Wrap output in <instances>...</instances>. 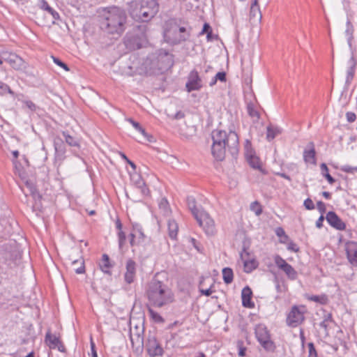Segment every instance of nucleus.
I'll return each instance as SVG.
<instances>
[{
	"instance_id": "nucleus-18",
	"label": "nucleus",
	"mask_w": 357,
	"mask_h": 357,
	"mask_svg": "<svg viewBox=\"0 0 357 357\" xmlns=\"http://www.w3.org/2000/svg\"><path fill=\"white\" fill-rule=\"evenodd\" d=\"M240 255L241 259L243 261L244 271L245 273H251L252 271L257 268V261L254 259H249L250 254L245 248H243V251L241 252Z\"/></svg>"
},
{
	"instance_id": "nucleus-21",
	"label": "nucleus",
	"mask_w": 357,
	"mask_h": 357,
	"mask_svg": "<svg viewBox=\"0 0 357 357\" xmlns=\"http://www.w3.org/2000/svg\"><path fill=\"white\" fill-rule=\"evenodd\" d=\"M354 27L349 20L346 22V29L344 31L345 36L347 37V44L351 53H356V48L353 45Z\"/></svg>"
},
{
	"instance_id": "nucleus-62",
	"label": "nucleus",
	"mask_w": 357,
	"mask_h": 357,
	"mask_svg": "<svg viewBox=\"0 0 357 357\" xmlns=\"http://www.w3.org/2000/svg\"><path fill=\"white\" fill-rule=\"evenodd\" d=\"M137 131H139L140 133H142V135L149 141V142H152V136L151 135H149L144 130V128H143L142 126H141V129H138Z\"/></svg>"
},
{
	"instance_id": "nucleus-24",
	"label": "nucleus",
	"mask_w": 357,
	"mask_h": 357,
	"mask_svg": "<svg viewBox=\"0 0 357 357\" xmlns=\"http://www.w3.org/2000/svg\"><path fill=\"white\" fill-rule=\"evenodd\" d=\"M113 266V264H111L109 257L108 255L103 254L102 256V259L99 262V267L100 270L105 274L109 275H112V272L110 268Z\"/></svg>"
},
{
	"instance_id": "nucleus-48",
	"label": "nucleus",
	"mask_w": 357,
	"mask_h": 357,
	"mask_svg": "<svg viewBox=\"0 0 357 357\" xmlns=\"http://www.w3.org/2000/svg\"><path fill=\"white\" fill-rule=\"evenodd\" d=\"M131 181L137 188L143 185L144 183L142 176L139 174H134L131 176Z\"/></svg>"
},
{
	"instance_id": "nucleus-56",
	"label": "nucleus",
	"mask_w": 357,
	"mask_h": 357,
	"mask_svg": "<svg viewBox=\"0 0 357 357\" xmlns=\"http://www.w3.org/2000/svg\"><path fill=\"white\" fill-rule=\"evenodd\" d=\"M317 208H318L319 211L320 212L321 215H324V214L326 213V207L325 204L321 201H319L317 203Z\"/></svg>"
},
{
	"instance_id": "nucleus-1",
	"label": "nucleus",
	"mask_w": 357,
	"mask_h": 357,
	"mask_svg": "<svg viewBox=\"0 0 357 357\" xmlns=\"http://www.w3.org/2000/svg\"><path fill=\"white\" fill-rule=\"evenodd\" d=\"M213 144L211 153L216 160L222 161L228 151L236 158L239 151L238 136L234 131L227 132L222 130H214L212 132Z\"/></svg>"
},
{
	"instance_id": "nucleus-13",
	"label": "nucleus",
	"mask_w": 357,
	"mask_h": 357,
	"mask_svg": "<svg viewBox=\"0 0 357 357\" xmlns=\"http://www.w3.org/2000/svg\"><path fill=\"white\" fill-rule=\"evenodd\" d=\"M3 60L15 70H23L26 68L24 61L16 54H4Z\"/></svg>"
},
{
	"instance_id": "nucleus-28",
	"label": "nucleus",
	"mask_w": 357,
	"mask_h": 357,
	"mask_svg": "<svg viewBox=\"0 0 357 357\" xmlns=\"http://www.w3.org/2000/svg\"><path fill=\"white\" fill-rule=\"evenodd\" d=\"M305 298L310 301L318 303L321 305H326L328 303V298L326 294L321 295H310L305 294Z\"/></svg>"
},
{
	"instance_id": "nucleus-55",
	"label": "nucleus",
	"mask_w": 357,
	"mask_h": 357,
	"mask_svg": "<svg viewBox=\"0 0 357 357\" xmlns=\"http://www.w3.org/2000/svg\"><path fill=\"white\" fill-rule=\"evenodd\" d=\"M304 206L307 210H313L314 209V204L312 200L310 198H307L304 201L303 203Z\"/></svg>"
},
{
	"instance_id": "nucleus-9",
	"label": "nucleus",
	"mask_w": 357,
	"mask_h": 357,
	"mask_svg": "<svg viewBox=\"0 0 357 357\" xmlns=\"http://www.w3.org/2000/svg\"><path fill=\"white\" fill-rule=\"evenodd\" d=\"M195 219L206 235L213 236L215 234V226L214 220L210 217L207 212L205 211H202Z\"/></svg>"
},
{
	"instance_id": "nucleus-14",
	"label": "nucleus",
	"mask_w": 357,
	"mask_h": 357,
	"mask_svg": "<svg viewBox=\"0 0 357 357\" xmlns=\"http://www.w3.org/2000/svg\"><path fill=\"white\" fill-rule=\"evenodd\" d=\"M185 87L188 92L199 90L202 87V79L196 70L189 73Z\"/></svg>"
},
{
	"instance_id": "nucleus-61",
	"label": "nucleus",
	"mask_w": 357,
	"mask_h": 357,
	"mask_svg": "<svg viewBox=\"0 0 357 357\" xmlns=\"http://www.w3.org/2000/svg\"><path fill=\"white\" fill-rule=\"evenodd\" d=\"M323 320L326 322H334V319H333L332 314L329 313V312H326V311H324Z\"/></svg>"
},
{
	"instance_id": "nucleus-5",
	"label": "nucleus",
	"mask_w": 357,
	"mask_h": 357,
	"mask_svg": "<svg viewBox=\"0 0 357 357\" xmlns=\"http://www.w3.org/2000/svg\"><path fill=\"white\" fill-rule=\"evenodd\" d=\"M159 10L157 0H135L131 6L130 14L136 21L149 22Z\"/></svg>"
},
{
	"instance_id": "nucleus-7",
	"label": "nucleus",
	"mask_w": 357,
	"mask_h": 357,
	"mask_svg": "<svg viewBox=\"0 0 357 357\" xmlns=\"http://www.w3.org/2000/svg\"><path fill=\"white\" fill-rule=\"evenodd\" d=\"M307 312V308L305 305H294L287 317V324L296 328L301 325L305 321V314Z\"/></svg>"
},
{
	"instance_id": "nucleus-15",
	"label": "nucleus",
	"mask_w": 357,
	"mask_h": 357,
	"mask_svg": "<svg viewBox=\"0 0 357 357\" xmlns=\"http://www.w3.org/2000/svg\"><path fill=\"white\" fill-rule=\"evenodd\" d=\"M54 159L56 161L62 162L66 158V144L63 140L59 136L54 137Z\"/></svg>"
},
{
	"instance_id": "nucleus-8",
	"label": "nucleus",
	"mask_w": 357,
	"mask_h": 357,
	"mask_svg": "<svg viewBox=\"0 0 357 357\" xmlns=\"http://www.w3.org/2000/svg\"><path fill=\"white\" fill-rule=\"evenodd\" d=\"M144 348L150 357L162 356L164 354L163 348L153 332L149 331L146 335Z\"/></svg>"
},
{
	"instance_id": "nucleus-52",
	"label": "nucleus",
	"mask_w": 357,
	"mask_h": 357,
	"mask_svg": "<svg viewBox=\"0 0 357 357\" xmlns=\"http://www.w3.org/2000/svg\"><path fill=\"white\" fill-rule=\"evenodd\" d=\"M307 347L309 350L308 357H318L317 352L313 342H309L307 344Z\"/></svg>"
},
{
	"instance_id": "nucleus-11",
	"label": "nucleus",
	"mask_w": 357,
	"mask_h": 357,
	"mask_svg": "<svg viewBox=\"0 0 357 357\" xmlns=\"http://www.w3.org/2000/svg\"><path fill=\"white\" fill-rule=\"evenodd\" d=\"M45 343L50 349H58L61 353H66V349L59 336L52 334L48 329L45 336Z\"/></svg>"
},
{
	"instance_id": "nucleus-4",
	"label": "nucleus",
	"mask_w": 357,
	"mask_h": 357,
	"mask_svg": "<svg viewBox=\"0 0 357 357\" xmlns=\"http://www.w3.org/2000/svg\"><path fill=\"white\" fill-rule=\"evenodd\" d=\"M144 67L150 74H162L172 67L173 55L168 51L160 49L149 54L145 62Z\"/></svg>"
},
{
	"instance_id": "nucleus-44",
	"label": "nucleus",
	"mask_w": 357,
	"mask_h": 357,
	"mask_svg": "<svg viewBox=\"0 0 357 357\" xmlns=\"http://www.w3.org/2000/svg\"><path fill=\"white\" fill-rule=\"evenodd\" d=\"M245 157L251 156L255 154L254 149L252 147V143L249 139H246L244 145Z\"/></svg>"
},
{
	"instance_id": "nucleus-58",
	"label": "nucleus",
	"mask_w": 357,
	"mask_h": 357,
	"mask_svg": "<svg viewBox=\"0 0 357 357\" xmlns=\"http://www.w3.org/2000/svg\"><path fill=\"white\" fill-rule=\"evenodd\" d=\"M216 79L219 80L222 82H225L227 81V75L224 71L218 72L216 75Z\"/></svg>"
},
{
	"instance_id": "nucleus-64",
	"label": "nucleus",
	"mask_w": 357,
	"mask_h": 357,
	"mask_svg": "<svg viewBox=\"0 0 357 357\" xmlns=\"http://www.w3.org/2000/svg\"><path fill=\"white\" fill-rule=\"evenodd\" d=\"M127 121L130 122L137 130L138 129H141V125L138 122L134 121L132 119H127Z\"/></svg>"
},
{
	"instance_id": "nucleus-32",
	"label": "nucleus",
	"mask_w": 357,
	"mask_h": 357,
	"mask_svg": "<svg viewBox=\"0 0 357 357\" xmlns=\"http://www.w3.org/2000/svg\"><path fill=\"white\" fill-rule=\"evenodd\" d=\"M130 341L132 343V347H134L135 345H137V349H142L144 347V337L141 335L139 333H136L133 335L132 333H130Z\"/></svg>"
},
{
	"instance_id": "nucleus-34",
	"label": "nucleus",
	"mask_w": 357,
	"mask_h": 357,
	"mask_svg": "<svg viewBox=\"0 0 357 357\" xmlns=\"http://www.w3.org/2000/svg\"><path fill=\"white\" fill-rule=\"evenodd\" d=\"M266 139L268 141H272L277 135L280 134L281 131L278 127H273L271 125L267 126Z\"/></svg>"
},
{
	"instance_id": "nucleus-39",
	"label": "nucleus",
	"mask_w": 357,
	"mask_h": 357,
	"mask_svg": "<svg viewBox=\"0 0 357 357\" xmlns=\"http://www.w3.org/2000/svg\"><path fill=\"white\" fill-rule=\"evenodd\" d=\"M132 231L136 233L137 240H142V244L145 241L146 236L144 235L142 227L139 224L132 225Z\"/></svg>"
},
{
	"instance_id": "nucleus-3",
	"label": "nucleus",
	"mask_w": 357,
	"mask_h": 357,
	"mask_svg": "<svg viewBox=\"0 0 357 357\" xmlns=\"http://www.w3.org/2000/svg\"><path fill=\"white\" fill-rule=\"evenodd\" d=\"M127 15L118 7L108 8L100 21V28L109 34L121 35L126 29Z\"/></svg>"
},
{
	"instance_id": "nucleus-12",
	"label": "nucleus",
	"mask_w": 357,
	"mask_h": 357,
	"mask_svg": "<svg viewBox=\"0 0 357 357\" xmlns=\"http://www.w3.org/2000/svg\"><path fill=\"white\" fill-rule=\"evenodd\" d=\"M144 41L143 36L132 33H127L123 39L124 45L128 51L140 49Z\"/></svg>"
},
{
	"instance_id": "nucleus-45",
	"label": "nucleus",
	"mask_w": 357,
	"mask_h": 357,
	"mask_svg": "<svg viewBox=\"0 0 357 357\" xmlns=\"http://www.w3.org/2000/svg\"><path fill=\"white\" fill-rule=\"evenodd\" d=\"M129 243L131 247L139 246L142 245V240H137L136 233L132 232L129 235Z\"/></svg>"
},
{
	"instance_id": "nucleus-30",
	"label": "nucleus",
	"mask_w": 357,
	"mask_h": 357,
	"mask_svg": "<svg viewBox=\"0 0 357 357\" xmlns=\"http://www.w3.org/2000/svg\"><path fill=\"white\" fill-rule=\"evenodd\" d=\"M25 185L27 188L29 194L33 197L34 199L40 200L42 198L41 195L39 193L35 183L32 181H26L25 182Z\"/></svg>"
},
{
	"instance_id": "nucleus-37",
	"label": "nucleus",
	"mask_w": 357,
	"mask_h": 357,
	"mask_svg": "<svg viewBox=\"0 0 357 357\" xmlns=\"http://www.w3.org/2000/svg\"><path fill=\"white\" fill-rule=\"evenodd\" d=\"M320 169L323 176L326 178L330 184H333L335 182V178L328 173V168L325 163L321 164Z\"/></svg>"
},
{
	"instance_id": "nucleus-29",
	"label": "nucleus",
	"mask_w": 357,
	"mask_h": 357,
	"mask_svg": "<svg viewBox=\"0 0 357 357\" xmlns=\"http://www.w3.org/2000/svg\"><path fill=\"white\" fill-rule=\"evenodd\" d=\"M258 342L266 351L271 353L275 351L276 346L274 342L271 340V337L268 339L261 340Z\"/></svg>"
},
{
	"instance_id": "nucleus-23",
	"label": "nucleus",
	"mask_w": 357,
	"mask_h": 357,
	"mask_svg": "<svg viewBox=\"0 0 357 357\" xmlns=\"http://www.w3.org/2000/svg\"><path fill=\"white\" fill-rule=\"evenodd\" d=\"M252 289L248 286H246L241 291L242 305L247 308H253L255 303L252 301Z\"/></svg>"
},
{
	"instance_id": "nucleus-19",
	"label": "nucleus",
	"mask_w": 357,
	"mask_h": 357,
	"mask_svg": "<svg viewBox=\"0 0 357 357\" xmlns=\"http://www.w3.org/2000/svg\"><path fill=\"white\" fill-rule=\"evenodd\" d=\"M347 257L349 263L357 266V242L349 241L345 244Z\"/></svg>"
},
{
	"instance_id": "nucleus-26",
	"label": "nucleus",
	"mask_w": 357,
	"mask_h": 357,
	"mask_svg": "<svg viewBox=\"0 0 357 357\" xmlns=\"http://www.w3.org/2000/svg\"><path fill=\"white\" fill-rule=\"evenodd\" d=\"M255 336L257 341H259L261 340L268 339L271 337V335L264 325L259 324L255 328Z\"/></svg>"
},
{
	"instance_id": "nucleus-51",
	"label": "nucleus",
	"mask_w": 357,
	"mask_h": 357,
	"mask_svg": "<svg viewBox=\"0 0 357 357\" xmlns=\"http://www.w3.org/2000/svg\"><path fill=\"white\" fill-rule=\"evenodd\" d=\"M237 347L238 349V356L241 357L245 356L247 349L244 347L243 341H238Z\"/></svg>"
},
{
	"instance_id": "nucleus-31",
	"label": "nucleus",
	"mask_w": 357,
	"mask_h": 357,
	"mask_svg": "<svg viewBox=\"0 0 357 357\" xmlns=\"http://www.w3.org/2000/svg\"><path fill=\"white\" fill-rule=\"evenodd\" d=\"M62 135L64 137L65 142L70 146L80 148L79 140L75 137L71 136L68 132L63 131Z\"/></svg>"
},
{
	"instance_id": "nucleus-57",
	"label": "nucleus",
	"mask_w": 357,
	"mask_h": 357,
	"mask_svg": "<svg viewBox=\"0 0 357 357\" xmlns=\"http://www.w3.org/2000/svg\"><path fill=\"white\" fill-rule=\"evenodd\" d=\"M40 8L47 12L52 11V7L50 6L48 3L45 0H40Z\"/></svg>"
},
{
	"instance_id": "nucleus-53",
	"label": "nucleus",
	"mask_w": 357,
	"mask_h": 357,
	"mask_svg": "<svg viewBox=\"0 0 357 357\" xmlns=\"http://www.w3.org/2000/svg\"><path fill=\"white\" fill-rule=\"evenodd\" d=\"M287 250L294 252H298L300 250L299 247L294 241H289L287 243Z\"/></svg>"
},
{
	"instance_id": "nucleus-6",
	"label": "nucleus",
	"mask_w": 357,
	"mask_h": 357,
	"mask_svg": "<svg viewBox=\"0 0 357 357\" xmlns=\"http://www.w3.org/2000/svg\"><path fill=\"white\" fill-rule=\"evenodd\" d=\"M190 36V32L176 19H170L165 22L164 38L167 43L178 45L188 40Z\"/></svg>"
},
{
	"instance_id": "nucleus-63",
	"label": "nucleus",
	"mask_w": 357,
	"mask_h": 357,
	"mask_svg": "<svg viewBox=\"0 0 357 357\" xmlns=\"http://www.w3.org/2000/svg\"><path fill=\"white\" fill-rule=\"evenodd\" d=\"M91 357H98L97 351L96 349V345L92 340H91Z\"/></svg>"
},
{
	"instance_id": "nucleus-40",
	"label": "nucleus",
	"mask_w": 357,
	"mask_h": 357,
	"mask_svg": "<svg viewBox=\"0 0 357 357\" xmlns=\"http://www.w3.org/2000/svg\"><path fill=\"white\" fill-rule=\"evenodd\" d=\"M246 158L248 160V163L252 168L256 169H261V163L259 161V158L257 156H256L255 154H253L251 156H248L246 157Z\"/></svg>"
},
{
	"instance_id": "nucleus-16",
	"label": "nucleus",
	"mask_w": 357,
	"mask_h": 357,
	"mask_svg": "<svg viewBox=\"0 0 357 357\" xmlns=\"http://www.w3.org/2000/svg\"><path fill=\"white\" fill-rule=\"evenodd\" d=\"M137 264L132 259L126 261V272L124 273V280L127 284H132L135 282L136 278Z\"/></svg>"
},
{
	"instance_id": "nucleus-20",
	"label": "nucleus",
	"mask_w": 357,
	"mask_h": 357,
	"mask_svg": "<svg viewBox=\"0 0 357 357\" xmlns=\"http://www.w3.org/2000/svg\"><path fill=\"white\" fill-rule=\"evenodd\" d=\"M349 68L347 70V76L345 80V86H349L355 75L357 60L356 59V53H351V58L348 61Z\"/></svg>"
},
{
	"instance_id": "nucleus-2",
	"label": "nucleus",
	"mask_w": 357,
	"mask_h": 357,
	"mask_svg": "<svg viewBox=\"0 0 357 357\" xmlns=\"http://www.w3.org/2000/svg\"><path fill=\"white\" fill-rule=\"evenodd\" d=\"M146 296L151 307L161 308L170 305L174 301V295L163 282L153 279L148 284Z\"/></svg>"
},
{
	"instance_id": "nucleus-50",
	"label": "nucleus",
	"mask_w": 357,
	"mask_h": 357,
	"mask_svg": "<svg viewBox=\"0 0 357 357\" xmlns=\"http://www.w3.org/2000/svg\"><path fill=\"white\" fill-rule=\"evenodd\" d=\"M340 170L342 172L349 173V174H354L355 172H357V166L356 167H351L350 165H343L340 167Z\"/></svg>"
},
{
	"instance_id": "nucleus-36",
	"label": "nucleus",
	"mask_w": 357,
	"mask_h": 357,
	"mask_svg": "<svg viewBox=\"0 0 357 357\" xmlns=\"http://www.w3.org/2000/svg\"><path fill=\"white\" fill-rule=\"evenodd\" d=\"M275 234L280 238V243L285 244L289 241V236L286 234L284 229L281 227H278L275 230Z\"/></svg>"
},
{
	"instance_id": "nucleus-47",
	"label": "nucleus",
	"mask_w": 357,
	"mask_h": 357,
	"mask_svg": "<svg viewBox=\"0 0 357 357\" xmlns=\"http://www.w3.org/2000/svg\"><path fill=\"white\" fill-rule=\"evenodd\" d=\"M118 241H119V248L120 250L123 249V246L126 242V235L123 231H118Z\"/></svg>"
},
{
	"instance_id": "nucleus-49",
	"label": "nucleus",
	"mask_w": 357,
	"mask_h": 357,
	"mask_svg": "<svg viewBox=\"0 0 357 357\" xmlns=\"http://www.w3.org/2000/svg\"><path fill=\"white\" fill-rule=\"evenodd\" d=\"M6 93H8L11 95L14 94V92L10 89V86L8 84L2 82H0V95L3 96Z\"/></svg>"
},
{
	"instance_id": "nucleus-25",
	"label": "nucleus",
	"mask_w": 357,
	"mask_h": 357,
	"mask_svg": "<svg viewBox=\"0 0 357 357\" xmlns=\"http://www.w3.org/2000/svg\"><path fill=\"white\" fill-rule=\"evenodd\" d=\"M186 204L188 206V209L192 213L194 218H197L202 211L203 210H199L196 205V200L192 196H188L186 198Z\"/></svg>"
},
{
	"instance_id": "nucleus-42",
	"label": "nucleus",
	"mask_w": 357,
	"mask_h": 357,
	"mask_svg": "<svg viewBox=\"0 0 357 357\" xmlns=\"http://www.w3.org/2000/svg\"><path fill=\"white\" fill-rule=\"evenodd\" d=\"M247 111L250 117L255 118L257 121L259 119L260 114L259 112L255 108V105L252 102H250L247 105Z\"/></svg>"
},
{
	"instance_id": "nucleus-38",
	"label": "nucleus",
	"mask_w": 357,
	"mask_h": 357,
	"mask_svg": "<svg viewBox=\"0 0 357 357\" xmlns=\"http://www.w3.org/2000/svg\"><path fill=\"white\" fill-rule=\"evenodd\" d=\"M257 16L259 17V19L261 18V14L258 4V0H253V2L250 6V17H255Z\"/></svg>"
},
{
	"instance_id": "nucleus-27",
	"label": "nucleus",
	"mask_w": 357,
	"mask_h": 357,
	"mask_svg": "<svg viewBox=\"0 0 357 357\" xmlns=\"http://www.w3.org/2000/svg\"><path fill=\"white\" fill-rule=\"evenodd\" d=\"M169 236L172 239H176L178 231V225L174 219H169L167 222Z\"/></svg>"
},
{
	"instance_id": "nucleus-22",
	"label": "nucleus",
	"mask_w": 357,
	"mask_h": 357,
	"mask_svg": "<svg viewBox=\"0 0 357 357\" xmlns=\"http://www.w3.org/2000/svg\"><path fill=\"white\" fill-rule=\"evenodd\" d=\"M303 160L306 163L316 165V151L313 142L308 143L307 149L303 151Z\"/></svg>"
},
{
	"instance_id": "nucleus-59",
	"label": "nucleus",
	"mask_w": 357,
	"mask_h": 357,
	"mask_svg": "<svg viewBox=\"0 0 357 357\" xmlns=\"http://www.w3.org/2000/svg\"><path fill=\"white\" fill-rule=\"evenodd\" d=\"M346 117H347V120L350 123L355 121L356 119V114L352 112H347Z\"/></svg>"
},
{
	"instance_id": "nucleus-46",
	"label": "nucleus",
	"mask_w": 357,
	"mask_h": 357,
	"mask_svg": "<svg viewBox=\"0 0 357 357\" xmlns=\"http://www.w3.org/2000/svg\"><path fill=\"white\" fill-rule=\"evenodd\" d=\"M250 210L253 211L256 215H260L262 213V207L257 201L250 204Z\"/></svg>"
},
{
	"instance_id": "nucleus-54",
	"label": "nucleus",
	"mask_w": 357,
	"mask_h": 357,
	"mask_svg": "<svg viewBox=\"0 0 357 357\" xmlns=\"http://www.w3.org/2000/svg\"><path fill=\"white\" fill-rule=\"evenodd\" d=\"M54 62L59 66L61 67L64 70L68 71L69 68L66 63L63 62L61 59L57 57L52 56Z\"/></svg>"
},
{
	"instance_id": "nucleus-41",
	"label": "nucleus",
	"mask_w": 357,
	"mask_h": 357,
	"mask_svg": "<svg viewBox=\"0 0 357 357\" xmlns=\"http://www.w3.org/2000/svg\"><path fill=\"white\" fill-rule=\"evenodd\" d=\"M204 282V278L202 277L200 281L199 282V291L202 295H204L206 296H209L212 294L213 291L211 288L214 286L213 283L211 284L210 287L206 289H204L202 287L203 286Z\"/></svg>"
},
{
	"instance_id": "nucleus-35",
	"label": "nucleus",
	"mask_w": 357,
	"mask_h": 357,
	"mask_svg": "<svg viewBox=\"0 0 357 357\" xmlns=\"http://www.w3.org/2000/svg\"><path fill=\"white\" fill-rule=\"evenodd\" d=\"M148 313L150 318L155 323L163 324L165 319L157 312L153 310L151 307H148Z\"/></svg>"
},
{
	"instance_id": "nucleus-43",
	"label": "nucleus",
	"mask_w": 357,
	"mask_h": 357,
	"mask_svg": "<svg viewBox=\"0 0 357 357\" xmlns=\"http://www.w3.org/2000/svg\"><path fill=\"white\" fill-rule=\"evenodd\" d=\"M79 264L80 266L78 268H75V271L77 274H82L85 273V266H84V261L83 259H80L78 260H74L72 262V265L75 266L77 264Z\"/></svg>"
},
{
	"instance_id": "nucleus-33",
	"label": "nucleus",
	"mask_w": 357,
	"mask_h": 357,
	"mask_svg": "<svg viewBox=\"0 0 357 357\" xmlns=\"http://www.w3.org/2000/svg\"><path fill=\"white\" fill-rule=\"evenodd\" d=\"M222 279L225 284H231L234 279V273L231 268L225 267L222 269Z\"/></svg>"
},
{
	"instance_id": "nucleus-60",
	"label": "nucleus",
	"mask_w": 357,
	"mask_h": 357,
	"mask_svg": "<svg viewBox=\"0 0 357 357\" xmlns=\"http://www.w3.org/2000/svg\"><path fill=\"white\" fill-rule=\"evenodd\" d=\"M137 188L140 190V192H141V193H142V195H144V196H147V195H149V188H147V186H146V185L145 182L144 183V185H142V186H139Z\"/></svg>"
},
{
	"instance_id": "nucleus-17",
	"label": "nucleus",
	"mask_w": 357,
	"mask_h": 357,
	"mask_svg": "<svg viewBox=\"0 0 357 357\" xmlns=\"http://www.w3.org/2000/svg\"><path fill=\"white\" fill-rule=\"evenodd\" d=\"M328 223L337 230L342 231L346 229V224L334 211H328L326 215Z\"/></svg>"
},
{
	"instance_id": "nucleus-10",
	"label": "nucleus",
	"mask_w": 357,
	"mask_h": 357,
	"mask_svg": "<svg viewBox=\"0 0 357 357\" xmlns=\"http://www.w3.org/2000/svg\"><path fill=\"white\" fill-rule=\"evenodd\" d=\"M274 262L278 268L282 270L291 280H294L297 278V272L294 268L288 264L281 256L276 255L274 256Z\"/></svg>"
}]
</instances>
